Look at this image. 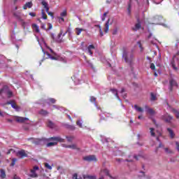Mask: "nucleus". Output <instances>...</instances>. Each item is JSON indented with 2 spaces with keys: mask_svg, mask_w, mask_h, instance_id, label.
I'll list each match as a JSON object with an SVG mask.
<instances>
[{
  "mask_svg": "<svg viewBox=\"0 0 179 179\" xmlns=\"http://www.w3.org/2000/svg\"><path fill=\"white\" fill-rule=\"evenodd\" d=\"M41 4L43 5V6H44L45 9L46 10V12H48V10H50V8H48V3H47V2L43 1L41 2Z\"/></svg>",
  "mask_w": 179,
  "mask_h": 179,
  "instance_id": "nucleus-23",
  "label": "nucleus"
},
{
  "mask_svg": "<svg viewBox=\"0 0 179 179\" xmlns=\"http://www.w3.org/2000/svg\"><path fill=\"white\" fill-rule=\"evenodd\" d=\"M142 118H143V117H142V115H139V116H138V120H142Z\"/></svg>",
  "mask_w": 179,
  "mask_h": 179,
  "instance_id": "nucleus-60",
  "label": "nucleus"
},
{
  "mask_svg": "<svg viewBox=\"0 0 179 179\" xmlns=\"http://www.w3.org/2000/svg\"><path fill=\"white\" fill-rule=\"evenodd\" d=\"M85 29H82V28H76V33L77 34V36H80V33H82V31H85Z\"/></svg>",
  "mask_w": 179,
  "mask_h": 179,
  "instance_id": "nucleus-22",
  "label": "nucleus"
},
{
  "mask_svg": "<svg viewBox=\"0 0 179 179\" xmlns=\"http://www.w3.org/2000/svg\"><path fill=\"white\" fill-rule=\"evenodd\" d=\"M169 85H170V90H173V89L178 87V83H177V81H176L174 79H171L169 80Z\"/></svg>",
  "mask_w": 179,
  "mask_h": 179,
  "instance_id": "nucleus-5",
  "label": "nucleus"
},
{
  "mask_svg": "<svg viewBox=\"0 0 179 179\" xmlns=\"http://www.w3.org/2000/svg\"><path fill=\"white\" fill-rule=\"evenodd\" d=\"M73 179H82V176H78V173H74L73 175Z\"/></svg>",
  "mask_w": 179,
  "mask_h": 179,
  "instance_id": "nucleus-36",
  "label": "nucleus"
},
{
  "mask_svg": "<svg viewBox=\"0 0 179 179\" xmlns=\"http://www.w3.org/2000/svg\"><path fill=\"white\" fill-rule=\"evenodd\" d=\"M106 16H107V13H103V17H106Z\"/></svg>",
  "mask_w": 179,
  "mask_h": 179,
  "instance_id": "nucleus-61",
  "label": "nucleus"
},
{
  "mask_svg": "<svg viewBox=\"0 0 179 179\" xmlns=\"http://www.w3.org/2000/svg\"><path fill=\"white\" fill-rule=\"evenodd\" d=\"M113 22H114V20L113 18H109L108 21L106 22L105 24V28H104V32L105 33H108V27L110 24H113Z\"/></svg>",
  "mask_w": 179,
  "mask_h": 179,
  "instance_id": "nucleus-9",
  "label": "nucleus"
},
{
  "mask_svg": "<svg viewBox=\"0 0 179 179\" xmlns=\"http://www.w3.org/2000/svg\"><path fill=\"white\" fill-rule=\"evenodd\" d=\"M117 33H118V29H115L113 30V34H117Z\"/></svg>",
  "mask_w": 179,
  "mask_h": 179,
  "instance_id": "nucleus-50",
  "label": "nucleus"
},
{
  "mask_svg": "<svg viewBox=\"0 0 179 179\" xmlns=\"http://www.w3.org/2000/svg\"><path fill=\"white\" fill-rule=\"evenodd\" d=\"M41 28L42 29H45V25L44 24H41Z\"/></svg>",
  "mask_w": 179,
  "mask_h": 179,
  "instance_id": "nucleus-55",
  "label": "nucleus"
},
{
  "mask_svg": "<svg viewBox=\"0 0 179 179\" xmlns=\"http://www.w3.org/2000/svg\"><path fill=\"white\" fill-rule=\"evenodd\" d=\"M67 13H66V10H64L60 13V16H62V17H65V16H66Z\"/></svg>",
  "mask_w": 179,
  "mask_h": 179,
  "instance_id": "nucleus-39",
  "label": "nucleus"
},
{
  "mask_svg": "<svg viewBox=\"0 0 179 179\" xmlns=\"http://www.w3.org/2000/svg\"><path fill=\"white\" fill-rule=\"evenodd\" d=\"M156 41H157V40L155 39L154 41H150V43H151L152 44H156Z\"/></svg>",
  "mask_w": 179,
  "mask_h": 179,
  "instance_id": "nucleus-52",
  "label": "nucleus"
},
{
  "mask_svg": "<svg viewBox=\"0 0 179 179\" xmlns=\"http://www.w3.org/2000/svg\"><path fill=\"white\" fill-rule=\"evenodd\" d=\"M157 136H160L162 135V133L157 131Z\"/></svg>",
  "mask_w": 179,
  "mask_h": 179,
  "instance_id": "nucleus-57",
  "label": "nucleus"
},
{
  "mask_svg": "<svg viewBox=\"0 0 179 179\" xmlns=\"http://www.w3.org/2000/svg\"><path fill=\"white\" fill-rule=\"evenodd\" d=\"M29 16H31L32 17H36V13H29Z\"/></svg>",
  "mask_w": 179,
  "mask_h": 179,
  "instance_id": "nucleus-48",
  "label": "nucleus"
},
{
  "mask_svg": "<svg viewBox=\"0 0 179 179\" xmlns=\"http://www.w3.org/2000/svg\"><path fill=\"white\" fill-rule=\"evenodd\" d=\"M48 26H49V30H51V29H52V24H50V23H48Z\"/></svg>",
  "mask_w": 179,
  "mask_h": 179,
  "instance_id": "nucleus-51",
  "label": "nucleus"
},
{
  "mask_svg": "<svg viewBox=\"0 0 179 179\" xmlns=\"http://www.w3.org/2000/svg\"><path fill=\"white\" fill-rule=\"evenodd\" d=\"M76 124L80 128H82V122L80 120H78Z\"/></svg>",
  "mask_w": 179,
  "mask_h": 179,
  "instance_id": "nucleus-43",
  "label": "nucleus"
},
{
  "mask_svg": "<svg viewBox=\"0 0 179 179\" xmlns=\"http://www.w3.org/2000/svg\"><path fill=\"white\" fill-rule=\"evenodd\" d=\"M162 120L165 121V122H171V120H173V117L169 115V113H166L164 115L162 116Z\"/></svg>",
  "mask_w": 179,
  "mask_h": 179,
  "instance_id": "nucleus-10",
  "label": "nucleus"
},
{
  "mask_svg": "<svg viewBox=\"0 0 179 179\" xmlns=\"http://www.w3.org/2000/svg\"><path fill=\"white\" fill-rule=\"evenodd\" d=\"M100 177H104V176H108L110 178H113L111 175H110V171L107 169H103L99 173Z\"/></svg>",
  "mask_w": 179,
  "mask_h": 179,
  "instance_id": "nucleus-6",
  "label": "nucleus"
},
{
  "mask_svg": "<svg viewBox=\"0 0 179 179\" xmlns=\"http://www.w3.org/2000/svg\"><path fill=\"white\" fill-rule=\"evenodd\" d=\"M40 170V168L38 166H34L32 169L30 170V173L29 176L31 178H37L38 177V171Z\"/></svg>",
  "mask_w": 179,
  "mask_h": 179,
  "instance_id": "nucleus-2",
  "label": "nucleus"
},
{
  "mask_svg": "<svg viewBox=\"0 0 179 179\" xmlns=\"http://www.w3.org/2000/svg\"><path fill=\"white\" fill-rule=\"evenodd\" d=\"M110 92H112L113 94H115L116 96L117 99H120L118 96V91L116 89H111Z\"/></svg>",
  "mask_w": 179,
  "mask_h": 179,
  "instance_id": "nucleus-25",
  "label": "nucleus"
},
{
  "mask_svg": "<svg viewBox=\"0 0 179 179\" xmlns=\"http://www.w3.org/2000/svg\"><path fill=\"white\" fill-rule=\"evenodd\" d=\"M83 159L85 162H97V157L95 155H88L84 157Z\"/></svg>",
  "mask_w": 179,
  "mask_h": 179,
  "instance_id": "nucleus-7",
  "label": "nucleus"
},
{
  "mask_svg": "<svg viewBox=\"0 0 179 179\" xmlns=\"http://www.w3.org/2000/svg\"><path fill=\"white\" fill-rule=\"evenodd\" d=\"M142 26L141 25L140 22H138L137 24H135L134 27H133V30L134 31H138V30H139V29H141Z\"/></svg>",
  "mask_w": 179,
  "mask_h": 179,
  "instance_id": "nucleus-19",
  "label": "nucleus"
},
{
  "mask_svg": "<svg viewBox=\"0 0 179 179\" xmlns=\"http://www.w3.org/2000/svg\"><path fill=\"white\" fill-rule=\"evenodd\" d=\"M172 111L173 114H175L176 118H179V112L177 111L176 109H173Z\"/></svg>",
  "mask_w": 179,
  "mask_h": 179,
  "instance_id": "nucleus-34",
  "label": "nucleus"
},
{
  "mask_svg": "<svg viewBox=\"0 0 179 179\" xmlns=\"http://www.w3.org/2000/svg\"><path fill=\"white\" fill-rule=\"evenodd\" d=\"M63 148H66L67 149H73V150H79V148L75 143H73L71 145L63 144Z\"/></svg>",
  "mask_w": 179,
  "mask_h": 179,
  "instance_id": "nucleus-11",
  "label": "nucleus"
},
{
  "mask_svg": "<svg viewBox=\"0 0 179 179\" xmlns=\"http://www.w3.org/2000/svg\"><path fill=\"white\" fill-rule=\"evenodd\" d=\"M32 29L36 31V33H40V29L38 28V25L36 24H32Z\"/></svg>",
  "mask_w": 179,
  "mask_h": 179,
  "instance_id": "nucleus-21",
  "label": "nucleus"
},
{
  "mask_svg": "<svg viewBox=\"0 0 179 179\" xmlns=\"http://www.w3.org/2000/svg\"><path fill=\"white\" fill-rule=\"evenodd\" d=\"M163 146V145H162V143L159 144V148H162Z\"/></svg>",
  "mask_w": 179,
  "mask_h": 179,
  "instance_id": "nucleus-63",
  "label": "nucleus"
},
{
  "mask_svg": "<svg viewBox=\"0 0 179 179\" xmlns=\"http://www.w3.org/2000/svg\"><path fill=\"white\" fill-rule=\"evenodd\" d=\"M134 108L138 111V113H143V108L139 107L138 105H134Z\"/></svg>",
  "mask_w": 179,
  "mask_h": 179,
  "instance_id": "nucleus-24",
  "label": "nucleus"
},
{
  "mask_svg": "<svg viewBox=\"0 0 179 179\" xmlns=\"http://www.w3.org/2000/svg\"><path fill=\"white\" fill-rule=\"evenodd\" d=\"M48 141L50 142L47 144L48 148L56 146V145H58V142H64V139L59 136L49 138Z\"/></svg>",
  "mask_w": 179,
  "mask_h": 179,
  "instance_id": "nucleus-1",
  "label": "nucleus"
},
{
  "mask_svg": "<svg viewBox=\"0 0 179 179\" xmlns=\"http://www.w3.org/2000/svg\"><path fill=\"white\" fill-rule=\"evenodd\" d=\"M17 156L21 158L27 157V152H26L24 150H21L17 152Z\"/></svg>",
  "mask_w": 179,
  "mask_h": 179,
  "instance_id": "nucleus-13",
  "label": "nucleus"
},
{
  "mask_svg": "<svg viewBox=\"0 0 179 179\" xmlns=\"http://www.w3.org/2000/svg\"><path fill=\"white\" fill-rule=\"evenodd\" d=\"M33 6V3L31 1L27 2L25 3V5L23 6V9L26 10L27 8H31Z\"/></svg>",
  "mask_w": 179,
  "mask_h": 179,
  "instance_id": "nucleus-17",
  "label": "nucleus"
},
{
  "mask_svg": "<svg viewBox=\"0 0 179 179\" xmlns=\"http://www.w3.org/2000/svg\"><path fill=\"white\" fill-rule=\"evenodd\" d=\"M150 69H152V71H155L156 67L155 66V64L152 63L150 64Z\"/></svg>",
  "mask_w": 179,
  "mask_h": 179,
  "instance_id": "nucleus-44",
  "label": "nucleus"
},
{
  "mask_svg": "<svg viewBox=\"0 0 179 179\" xmlns=\"http://www.w3.org/2000/svg\"><path fill=\"white\" fill-rule=\"evenodd\" d=\"M83 179H96V176L83 175Z\"/></svg>",
  "mask_w": 179,
  "mask_h": 179,
  "instance_id": "nucleus-18",
  "label": "nucleus"
},
{
  "mask_svg": "<svg viewBox=\"0 0 179 179\" xmlns=\"http://www.w3.org/2000/svg\"><path fill=\"white\" fill-rule=\"evenodd\" d=\"M43 44L45 47H47V44L45 43V42H43Z\"/></svg>",
  "mask_w": 179,
  "mask_h": 179,
  "instance_id": "nucleus-62",
  "label": "nucleus"
},
{
  "mask_svg": "<svg viewBox=\"0 0 179 179\" xmlns=\"http://www.w3.org/2000/svg\"><path fill=\"white\" fill-rule=\"evenodd\" d=\"M0 173L1 178H5V177H6V174L5 173V171L3 169H1Z\"/></svg>",
  "mask_w": 179,
  "mask_h": 179,
  "instance_id": "nucleus-28",
  "label": "nucleus"
},
{
  "mask_svg": "<svg viewBox=\"0 0 179 179\" xmlns=\"http://www.w3.org/2000/svg\"><path fill=\"white\" fill-rule=\"evenodd\" d=\"M151 100L155 101L156 100V95H154L152 93L151 94Z\"/></svg>",
  "mask_w": 179,
  "mask_h": 179,
  "instance_id": "nucleus-42",
  "label": "nucleus"
},
{
  "mask_svg": "<svg viewBox=\"0 0 179 179\" xmlns=\"http://www.w3.org/2000/svg\"><path fill=\"white\" fill-rule=\"evenodd\" d=\"M44 55H47L48 58H49L50 59H57V57L51 56V55H50V53L47 52H45Z\"/></svg>",
  "mask_w": 179,
  "mask_h": 179,
  "instance_id": "nucleus-26",
  "label": "nucleus"
},
{
  "mask_svg": "<svg viewBox=\"0 0 179 179\" xmlns=\"http://www.w3.org/2000/svg\"><path fill=\"white\" fill-rule=\"evenodd\" d=\"M162 20V17L159 16V15H156L155 17H154L152 18V22H154V23H152V24H159V22Z\"/></svg>",
  "mask_w": 179,
  "mask_h": 179,
  "instance_id": "nucleus-15",
  "label": "nucleus"
},
{
  "mask_svg": "<svg viewBox=\"0 0 179 179\" xmlns=\"http://www.w3.org/2000/svg\"><path fill=\"white\" fill-rule=\"evenodd\" d=\"M95 27H99L100 36L101 37H103V31L101 30V27L100 25H95Z\"/></svg>",
  "mask_w": 179,
  "mask_h": 179,
  "instance_id": "nucleus-31",
  "label": "nucleus"
},
{
  "mask_svg": "<svg viewBox=\"0 0 179 179\" xmlns=\"http://www.w3.org/2000/svg\"><path fill=\"white\" fill-rule=\"evenodd\" d=\"M90 101L92 103H94L96 101V98H94V96H91L90 97Z\"/></svg>",
  "mask_w": 179,
  "mask_h": 179,
  "instance_id": "nucleus-45",
  "label": "nucleus"
},
{
  "mask_svg": "<svg viewBox=\"0 0 179 179\" xmlns=\"http://www.w3.org/2000/svg\"><path fill=\"white\" fill-rule=\"evenodd\" d=\"M6 94H7L8 98L12 97V92L8 90L7 92H6Z\"/></svg>",
  "mask_w": 179,
  "mask_h": 179,
  "instance_id": "nucleus-40",
  "label": "nucleus"
},
{
  "mask_svg": "<svg viewBox=\"0 0 179 179\" xmlns=\"http://www.w3.org/2000/svg\"><path fill=\"white\" fill-rule=\"evenodd\" d=\"M66 139H67V142H73L75 138L73 136H67Z\"/></svg>",
  "mask_w": 179,
  "mask_h": 179,
  "instance_id": "nucleus-32",
  "label": "nucleus"
},
{
  "mask_svg": "<svg viewBox=\"0 0 179 179\" xmlns=\"http://www.w3.org/2000/svg\"><path fill=\"white\" fill-rule=\"evenodd\" d=\"M61 36H62V33L59 34L56 38L54 36V34H52V38H53L55 41H57V43H62Z\"/></svg>",
  "mask_w": 179,
  "mask_h": 179,
  "instance_id": "nucleus-14",
  "label": "nucleus"
},
{
  "mask_svg": "<svg viewBox=\"0 0 179 179\" xmlns=\"http://www.w3.org/2000/svg\"><path fill=\"white\" fill-rule=\"evenodd\" d=\"M124 92H125V90L124 88H122L120 93H124Z\"/></svg>",
  "mask_w": 179,
  "mask_h": 179,
  "instance_id": "nucleus-59",
  "label": "nucleus"
},
{
  "mask_svg": "<svg viewBox=\"0 0 179 179\" xmlns=\"http://www.w3.org/2000/svg\"><path fill=\"white\" fill-rule=\"evenodd\" d=\"M167 131L169 134V136L171 138H174V136H176V134H174V131H173V129H170V128H168L167 129Z\"/></svg>",
  "mask_w": 179,
  "mask_h": 179,
  "instance_id": "nucleus-20",
  "label": "nucleus"
},
{
  "mask_svg": "<svg viewBox=\"0 0 179 179\" xmlns=\"http://www.w3.org/2000/svg\"><path fill=\"white\" fill-rule=\"evenodd\" d=\"M48 127H49V128H54V123H52V122H51V120H48Z\"/></svg>",
  "mask_w": 179,
  "mask_h": 179,
  "instance_id": "nucleus-30",
  "label": "nucleus"
},
{
  "mask_svg": "<svg viewBox=\"0 0 179 179\" xmlns=\"http://www.w3.org/2000/svg\"><path fill=\"white\" fill-rule=\"evenodd\" d=\"M92 50H94V45H90L87 48V52L88 54H90V55H93V52L92 51Z\"/></svg>",
  "mask_w": 179,
  "mask_h": 179,
  "instance_id": "nucleus-16",
  "label": "nucleus"
},
{
  "mask_svg": "<svg viewBox=\"0 0 179 179\" xmlns=\"http://www.w3.org/2000/svg\"><path fill=\"white\" fill-rule=\"evenodd\" d=\"M145 108H147V114L150 117H153L155 115H156V111H155V110L148 107V106H145Z\"/></svg>",
  "mask_w": 179,
  "mask_h": 179,
  "instance_id": "nucleus-12",
  "label": "nucleus"
},
{
  "mask_svg": "<svg viewBox=\"0 0 179 179\" xmlns=\"http://www.w3.org/2000/svg\"><path fill=\"white\" fill-rule=\"evenodd\" d=\"M40 114H41V115H47V114H48V112H47L46 110H41L40 111Z\"/></svg>",
  "mask_w": 179,
  "mask_h": 179,
  "instance_id": "nucleus-38",
  "label": "nucleus"
},
{
  "mask_svg": "<svg viewBox=\"0 0 179 179\" xmlns=\"http://www.w3.org/2000/svg\"><path fill=\"white\" fill-rule=\"evenodd\" d=\"M0 115H1V117H3L5 115V113L1 112V110H0Z\"/></svg>",
  "mask_w": 179,
  "mask_h": 179,
  "instance_id": "nucleus-54",
  "label": "nucleus"
},
{
  "mask_svg": "<svg viewBox=\"0 0 179 179\" xmlns=\"http://www.w3.org/2000/svg\"><path fill=\"white\" fill-rule=\"evenodd\" d=\"M150 134L151 136H156V133L155 132V129L150 128Z\"/></svg>",
  "mask_w": 179,
  "mask_h": 179,
  "instance_id": "nucleus-27",
  "label": "nucleus"
},
{
  "mask_svg": "<svg viewBox=\"0 0 179 179\" xmlns=\"http://www.w3.org/2000/svg\"><path fill=\"white\" fill-rule=\"evenodd\" d=\"M14 120L16 121V122H26V121H29V118L27 117H18V116H14Z\"/></svg>",
  "mask_w": 179,
  "mask_h": 179,
  "instance_id": "nucleus-8",
  "label": "nucleus"
},
{
  "mask_svg": "<svg viewBox=\"0 0 179 179\" xmlns=\"http://www.w3.org/2000/svg\"><path fill=\"white\" fill-rule=\"evenodd\" d=\"M48 48H49V50H50V51L52 52V49H50V48L48 47Z\"/></svg>",
  "mask_w": 179,
  "mask_h": 179,
  "instance_id": "nucleus-64",
  "label": "nucleus"
},
{
  "mask_svg": "<svg viewBox=\"0 0 179 179\" xmlns=\"http://www.w3.org/2000/svg\"><path fill=\"white\" fill-rule=\"evenodd\" d=\"M16 162H17V159L13 158L12 159V163H11L10 166H15V164H16Z\"/></svg>",
  "mask_w": 179,
  "mask_h": 179,
  "instance_id": "nucleus-37",
  "label": "nucleus"
},
{
  "mask_svg": "<svg viewBox=\"0 0 179 179\" xmlns=\"http://www.w3.org/2000/svg\"><path fill=\"white\" fill-rule=\"evenodd\" d=\"M59 23H62L64 22H65V20H64L63 17H59Z\"/></svg>",
  "mask_w": 179,
  "mask_h": 179,
  "instance_id": "nucleus-46",
  "label": "nucleus"
},
{
  "mask_svg": "<svg viewBox=\"0 0 179 179\" xmlns=\"http://www.w3.org/2000/svg\"><path fill=\"white\" fill-rule=\"evenodd\" d=\"M45 167L48 170H52V166H51L48 163H45Z\"/></svg>",
  "mask_w": 179,
  "mask_h": 179,
  "instance_id": "nucleus-35",
  "label": "nucleus"
},
{
  "mask_svg": "<svg viewBox=\"0 0 179 179\" xmlns=\"http://www.w3.org/2000/svg\"><path fill=\"white\" fill-rule=\"evenodd\" d=\"M164 150L166 153H171V150H169V148H164Z\"/></svg>",
  "mask_w": 179,
  "mask_h": 179,
  "instance_id": "nucleus-49",
  "label": "nucleus"
},
{
  "mask_svg": "<svg viewBox=\"0 0 179 179\" xmlns=\"http://www.w3.org/2000/svg\"><path fill=\"white\" fill-rule=\"evenodd\" d=\"M172 66H173V69H175V71H177V67H176V66L174 64H172Z\"/></svg>",
  "mask_w": 179,
  "mask_h": 179,
  "instance_id": "nucleus-56",
  "label": "nucleus"
},
{
  "mask_svg": "<svg viewBox=\"0 0 179 179\" xmlns=\"http://www.w3.org/2000/svg\"><path fill=\"white\" fill-rule=\"evenodd\" d=\"M101 20H102V22H104V20H106V17H103H103H101Z\"/></svg>",
  "mask_w": 179,
  "mask_h": 179,
  "instance_id": "nucleus-58",
  "label": "nucleus"
},
{
  "mask_svg": "<svg viewBox=\"0 0 179 179\" xmlns=\"http://www.w3.org/2000/svg\"><path fill=\"white\" fill-rule=\"evenodd\" d=\"M123 58L124 59L125 62L127 64H131L133 61V56L129 52L124 51L123 52Z\"/></svg>",
  "mask_w": 179,
  "mask_h": 179,
  "instance_id": "nucleus-3",
  "label": "nucleus"
},
{
  "mask_svg": "<svg viewBox=\"0 0 179 179\" xmlns=\"http://www.w3.org/2000/svg\"><path fill=\"white\" fill-rule=\"evenodd\" d=\"M140 174L141 175H139V176H141V177H143L145 176V173H143V172H141Z\"/></svg>",
  "mask_w": 179,
  "mask_h": 179,
  "instance_id": "nucleus-53",
  "label": "nucleus"
},
{
  "mask_svg": "<svg viewBox=\"0 0 179 179\" xmlns=\"http://www.w3.org/2000/svg\"><path fill=\"white\" fill-rule=\"evenodd\" d=\"M48 15H49V16H51L52 17H54V14L52 12H50L48 10L47 12Z\"/></svg>",
  "mask_w": 179,
  "mask_h": 179,
  "instance_id": "nucleus-47",
  "label": "nucleus"
},
{
  "mask_svg": "<svg viewBox=\"0 0 179 179\" xmlns=\"http://www.w3.org/2000/svg\"><path fill=\"white\" fill-rule=\"evenodd\" d=\"M132 6L131 3H129L128 7H127V13L128 15H131V9Z\"/></svg>",
  "mask_w": 179,
  "mask_h": 179,
  "instance_id": "nucleus-33",
  "label": "nucleus"
},
{
  "mask_svg": "<svg viewBox=\"0 0 179 179\" xmlns=\"http://www.w3.org/2000/svg\"><path fill=\"white\" fill-rule=\"evenodd\" d=\"M41 15H42V19L47 20V14H45V13H44V10H41Z\"/></svg>",
  "mask_w": 179,
  "mask_h": 179,
  "instance_id": "nucleus-29",
  "label": "nucleus"
},
{
  "mask_svg": "<svg viewBox=\"0 0 179 179\" xmlns=\"http://www.w3.org/2000/svg\"><path fill=\"white\" fill-rule=\"evenodd\" d=\"M6 104H10L11 107L15 110V111H19L20 110V107L16 105L15 101H7L6 103H1V106H6Z\"/></svg>",
  "mask_w": 179,
  "mask_h": 179,
  "instance_id": "nucleus-4",
  "label": "nucleus"
},
{
  "mask_svg": "<svg viewBox=\"0 0 179 179\" xmlns=\"http://www.w3.org/2000/svg\"><path fill=\"white\" fill-rule=\"evenodd\" d=\"M48 101H50V103H52V104H54V103H55L56 100L54 99V98H50L48 99Z\"/></svg>",
  "mask_w": 179,
  "mask_h": 179,
  "instance_id": "nucleus-41",
  "label": "nucleus"
}]
</instances>
